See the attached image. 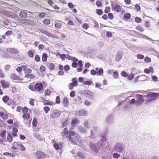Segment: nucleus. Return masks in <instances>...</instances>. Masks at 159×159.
<instances>
[{
	"mask_svg": "<svg viewBox=\"0 0 159 159\" xmlns=\"http://www.w3.org/2000/svg\"><path fill=\"white\" fill-rule=\"evenodd\" d=\"M68 139L73 144L76 145L77 143L75 141H79L80 136L78 134H75V132L72 131H70Z\"/></svg>",
	"mask_w": 159,
	"mask_h": 159,
	"instance_id": "nucleus-1",
	"label": "nucleus"
},
{
	"mask_svg": "<svg viewBox=\"0 0 159 159\" xmlns=\"http://www.w3.org/2000/svg\"><path fill=\"white\" fill-rule=\"evenodd\" d=\"M114 150L119 153L124 152L125 150L124 144L121 143H117L114 147Z\"/></svg>",
	"mask_w": 159,
	"mask_h": 159,
	"instance_id": "nucleus-2",
	"label": "nucleus"
},
{
	"mask_svg": "<svg viewBox=\"0 0 159 159\" xmlns=\"http://www.w3.org/2000/svg\"><path fill=\"white\" fill-rule=\"evenodd\" d=\"M89 146L91 150L95 153H97L98 152L99 148L101 147L98 143L95 144L90 142L89 143Z\"/></svg>",
	"mask_w": 159,
	"mask_h": 159,
	"instance_id": "nucleus-3",
	"label": "nucleus"
},
{
	"mask_svg": "<svg viewBox=\"0 0 159 159\" xmlns=\"http://www.w3.org/2000/svg\"><path fill=\"white\" fill-rule=\"evenodd\" d=\"M50 117L52 118H56L59 117L61 114V111L57 109H52L50 111Z\"/></svg>",
	"mask_w": 159,
	"mask_h": 159,
	"instance_id": "nucleus-4",
	"label": "nucleus"
},
{
	"mask_svg": "<svg viewBox=\"0 0 159 159\" xmlns=\"http://www.w3.org/2000/svg\"><path fill=\"white\" fill-rule=\"evenodd\" d=\"M107 134L105 132L103 134H101L100 135L101 139H100L99 142H98V143L100 145L101 147H102V145L104 144L106 142Z\"/></svg>",
	"mask_w": 159,
	"mask_h": 159,
	"instance_id": "nucleus-5",
	"label": "nucleus"
},
{
	"mask_svg": "<svg viewBox=\"0 0 159 159\" xmlns=\"http://www.w3.org/2000/svg\"><path fill=\"white\" fill-rule=\"evenodd\" d=\"M105 122L108 125L112 124L114 122V117L112 114H108L106 117Z\"/></svg>",
	"mask_w": 159,
	"mask_h": 159,
	"instance_id": "nucleus-6",
	"label": "nucleus"
},
{
	"mask_svg": "<svg viewBox=\"0 0 159 159\" xmlns=\"http://www.w3.org/2000/svg\"><path fill=\"white\" fill-rule=\"evenodd\" d=\"M6 51L8 53H11L15 57L16 54H17L19 52L18 50L15 48H7L6 49Z\"/></svg>",
	"mask_w": 159,
	"mask_h": 159,
	"instance_id": "nucleus-7",
	"label": "nucleus"
},
{
	"mask_svg": "<svg viewBox=\"0 0 159 159\" xmlns=\"http://www.w3.org/2000/svg\"><path fill=\"white\" fill-rule=\"evenodd\" d=\"M136 97L137 98L136 103L139 105H141L144 101V99L143 98L144 97H143V95L139 94H136Z\"/></svg>",
	"mask_w": 159,
	"mask_h": 159,
	"instance_id": "nucleus-8",
	"label": "nucleus"
},
{
	"mask_svg": "<svg viewBox=\"0 0 159 159\" xmlns=\"http://www.w3.org/2000/svg\"><path fill=\"white\" fill-rule=\"evenodd\" d=\"M35 90L37 92H39L43 89V86L42 84L40 83H36L34 85Z\"/></svg>",
	"mask_w": 159,
	"mask_h": 159,
	"instance_id": "nucleus-9",
	"label": "nucleus"
},
{
	"mask_svg": "<svg viewBox=\"0 0 159 159\" xmlns=\"http://www.w3.org/2000/svg\"><path fill=\"white\" fill-rule=\"evenodd\" d=\"M93 129H92L91 131V135L89 137L90 138L94 139L95 137L94 132H97L98 131V128L96 126H93Z\"/></svg>",
	"mask_w": 159,
	"mask_h": 159,
	"instance_id": "nucleus-10",
	"label": "nucleus"
},
{
	"mask_svg": "<svg viewBox=\"0 0 159 159\" xmlns=\"http://www.w3.org/2000/svg\"><path fill=\"white\" fill-rule=\"evenodd\" d=\"M35 155L39 159H40L41 158H43L46 156L44 153L40 151H37L35 153Z\"/></svg>",
	"mask_w": 159,
	"mask_h": 159,
	"instance_id": "nucleus-11",
	"label": "nucleus"
},
{
	"mask_svg": "<svg viewBox=\"0 0 159 159\" xmlns=\"http://www.w3.org/2000/svg\"><path fill=\"white\" fill-rule=\"evenodd\" d=\"M88 113L86 110H82L77 111L75 113V115L78 116H83L87 115Z\"/></svg>",
	"mask_w": 159,
	"mask_h": 159,
	"instance_id": "nucleus-12",
	"label": "nucleus"
},
{
	"mask_svg": "<svg viewBox=\"0 0 159 159\" xmlns=\"http://www.w3.org/2000/svg\"><path fill=\"white\" fill-rule=\"evenodd\" d=\"M69 134V133H68V129L66 128H64L61 132V135L64 137H66L67 139H68V137Z\"/></svg>",
	"mask_w": 159,
	"mask_h": 159,
	"instance_id": "nucleus-13",
	"label": "nucleus"
},
{
	"mask_svg": "<svg viewBox=\"0 0 159 159\" xmlns=\"http://www.w3.org/2000/svg\"><path fill=\"white\" fill-rule=\"evenodd\" d=\"M95 70H96L97 75L98 76L103 75V70L102 68H96Z\"/></svg>",
	"mask_w": 159,
	"mask_h": 159,
	"instance_id": "nucleus-14",
	"label": "nucleus"
},
{
	"mask_svg": "<svg viewBox=\"0 0 159 159\" xmlns=\"http://www.w3.org/2000/svg\"><path fill=\"white\" fill-rule=\"evenodd\" d=\"M159 96V93L150 92L148 93L146 97H151L152 98H155Z\"/></svg>",
	"mask_w": 159,
	"mask_h": 159,
	"instance_id": "nucleus-15",
	"label": "nucleus"
},
{
	"mask_svg": "<svg viewBox=\"0 0 159 159\" xmlns=\"http://www.w3.org/2000/svg\"><path fill=\"white\" fill-rule=\"evenodd\" d=\"M14 144L15 146H17L21 151H25V148L22 144H18L16 142H14Z\"/></svg>",
	"mask_w": 159,
	"mask_h": 159,
	"instance_id": "nucleus-16",
	"label": "nucleus"
},
{
	"mask_svg": "<svg viewBox=\"0 0 159 159\" xmlns=\"http://www.w3.org/2000/svg\"><path fill=\"white\" fill-rule=\"evenodd\" d=\"M22 67L25 73H30L32 71V70L31 69L28 68L27 66L25 65H22Z\"/></svg>",
	"mask_w": 159,
	"mask_h": 159,
	"instance_id": "nucleus-17",
	"label": "nucleus"
},
{
	"mask_svg": "<svg viewBox=\"0 0 159 159\" xmlns=\"http://www.w3.org/2000/svg\"><path fill=\"white\" fill-rule=\"evenodd\" d=\"M77 156L80 159H87L85 155L83 153L80 152L77 153Z\"/></svg>",
	"mask_w": 159,
	"mask_h": 159,
	"instance_id": "nucleus-18",
	"label": "nucleus"
},
{
	"mask_svg": "<svg viewBox=\"0 0 159 159\" xmlns=\"http://www.w3.org/2000/svg\"><path fill=\"white\" fill-rule=\"evenodd\" d=\"M85 128H84L82 126H80L78 127V129L79 131L83 134H85L86 133V129Z\"/></svg>",
	"mask_w": 159,
	"mask_h": 159,
	"instance_id": "nucleus-19",
	"label": "nucleus"
},
{
	"mask_svg": "<svg viewBox=\"0 0 159 159\" xmlns=\"http://www.w3.org/2000/svg\"><path fill=\"white\" fill-rule=\"evenodd\" d=\"M113 10L114 11L117 12H119L121 11V8L120 6L119 5H115L113 8Z\"/></svg>",
	"mask_w": 159,
	"mask_h": 159,
	"instance_id": "nucleus-20",
	"label": "nucleus"
},
{
	"mask_svg": "<svg viewBox=\"0 0 159 159\" xmlns=\"http://www.w3.org/2000/svg\"><path fill=\"white\" fill-rule=\"evenodd\" d=\"M1 84L2 87L4 88H7L9 86V83L4 80H2L1 81Z\"/></svg>",
	"mask_w": 159,
	"mask_h": 159,
	"instance_id": "nucleus-21",
	"label": "nucleus"
},
{
	"mask_svg": "<svg viewBox=\"0 0 159 159\" xmlns=\"http://www.w3.org/2000/svg\"><path fill=\"white\" fill-rule=\"evenodd\" d=\"M62 102L64 106L66 107H68L69 103V101L67 98H64Z\"/></svg>",
	"mask_w": 159,
	"mask_h": 159,
	"instance_id": "nucleus-22",
	"label": "nucleus"
},
{
	"mask_svg": "<svg viewBox=\"0 0 159 159\" xmlns=\"http://www.w3.org/2000/svg\"><path fill=\"white\" fill-rule=\"evenodd\" d=\"M46 64L47 66L50 70H52L54 69V66L52 63L47 62Z\"/></svg>",
	"mask_w": 159,
	"mask_h": 159,
	"instance_id": "nucleus-23",
	"label": "nucleus"
},
{
	"mask_svg": "<svg viewBox=\"0 0 159 159\" xmlns=\"http://www.w3.org/2000/svg\"><path fill=\"white\" fill-rule=\"evenodd\" d=\"M19 16L20 17L23 18H25L27 16V14L25 12L23 11L20 12L19 14Z\"/></svg>",
	"mask_w": 159,
	"mask_h": 159,
	"instance_id": "nucleus-24",
	"label": "nucleus"
},
{
	"mask_svg": "<svg viewBox=\"0 0 159 159\" xmlns=\"http://www.w3.org/2000/svg\"><path fill=\"white\" fill-rule=\"evenodd\" d=\"M122 56V52L121 51H119L117 53L116 57V60L118 61L120 60L121 59V57Z\"/></svg>",
	"mask_w": 159,
	"mask_h": 159,
	"instance_id": "nucleus-25",
	"label": "nucleus"
},
{
	"mask_svg": "<svg viewBox=\"0 0 159 159\" xmlns=\"http://www.w3.org/2000/svg\"><path fill=\"white\" fill-rule=\"evenodd\" d=\"M3 57L5 58H10L11 57L14 59H16V57L14 55H12L11 56L10 55L7 54V53L5 52H4Z\"/></svg>",
	"mask_w": 159,
	"mask_h": 159,
	"instance_id": "nucleus-26",
	"label": "nucleus"
},
{
	"mask_svg": "<svg viewBox=\"0 0 159 159\" xmlns=\"http://www.w3.org/2000/svg\"><path fill=\"white\" fill-rule=\"evenodd\" d=\"M39 31L41 32L42 33L48 36H51V35L52 34H51L50 32H48L45 30L43 29H40L39 30Z\"/></svg>",
	"mask_w": 159,
	"mask_h": 159,
	"instance_id": "nucleus-27",
	"label": "nucleus"
},
{
	"mask_svg": "<svg viewBox=\"0 0 159 159\" xmlns=\"http://www.w3.org/2000/svg\"><path fill=\"white\" fill-rule=\"evenodd\" d=\"M11 78L14 80H18L20 79L19 76L16 75L15 73L12 74L11 75Z\"/></svg>",
	"mask_w": 159,
	"mask_h": 159,
	"instance_id": "nucleus-28",
	"label": "nucleus"
},
{
	"mask_svg": "<svg viewBox=\"0 0 159 159\" xmlns=\"http://www.w3.org/2000/svg\"><path fill=\"white\" fill-rule=\"evenodd\" d=\"M83 93L85 96L87 97H89L91 95V93L87 90L83 91Z\"/></svg>",
	"mask_w": 159,
	"mask_h": 159,
	"instance_id": "nucleus-29",
	"label": "nucleus"
},
{
	"mask_svg": "<svg viewBox=\"0 0 159 159\" xmlns=\"http://www.w3.org/2000/svg\"><path fill=\"white\" fill-rule=\"evenodd\" d=\"M43 104L45 105H52L53 104V102L51 101H48L44 100L43 102Z\"/></svg>",
	"mask_w": 159,
	"mask_h": 159,
	"instance_id": "nucleus-30",
	"label": "nucleus"
},
{
	"mask_svg": "<svg viewBox=\"0 0 159 159\" xmlns=\"http://www.w3.org/2000/svg\"><path fill=\"white\" fill-rule=\"evenodd\" d=\"M61 22V21H58L57 22H56L55 25V27L58 28H61L62 26Z\"/></svg>",
	"mask_w": 159,
	"mask_h": 159,
	"instance_id": "nucleus-31",
	"label": "nucleus"
},
{
	"mask_svg": "<svg viewBox=\"0 0 159 159\" xmlns=\"http://www.w3.org/2000/svg\"><path fill=\"white\" fill-rule=\"evenodd\" d=\"M25 24L33 25L34 24V22L32 20L25 19Z\"/></svg>",
	"mask_w": 159,
	"mask_h": 159,
	"instance_id": "nucleus-32",
	"label": "nucleus"
},
{
	"mask_svg": "<svg viewBox=\"0 0 159 159\" xmlns=\"http://www.w3.org/2000/svg\"><path fill=\"white\" fill-rule=\"evenodd\" d=\"M83 84L90 85L91 84H93V82L92 80H89V81H83Z\"/></svg>",
	"mask_w": 159,
	"mask_h": 159,
	"instance_id": "nucleus-33",
	"label": "nucleus"
},
{
	"mask_svg": "<svg viewBox=\"0 0 159 159\" xmlns=\"http://www.w3.org/2000/svg\"><path fill=\"white\" fill-rule=\"evenodd\" d=\"M34 136L36 137L37 138L39 141H42L43 140V138L41 137V135L39 134L38 133H35L34 135Z\"/></svg>",
	"mask_w": 159,
	"mask_h": 159,
	"instance_id": "nucleus-34",
	"label": "nucleus"
},
{
	"mask_svg": "<svg viewBox=\"0 0 159 159\" xmlns=\"http://www.w3.org/2000/svg\"><path fill=\"white\" fill-rule=\"evenodd\" d=\"M7 141L10 143H11L13 140L12 137L11 135L9 133L7 134Z\"/></svg>",
	"mask_w": 159,
	"mask_h": 159,
	"instance_id": "nucleus-35",
	"label": "nucleus"
},
{
	"mask_svg": "<svg viewBox=\"0 0 159 159\" xmlns=\"http://www.w3.org/2000/svg\"><path fill=\"white\" fill-rule=\"evenodd\" d=\"M72 83H73V84L75 85V87H77L78 84V81L77 80V79L76 78H74L72 79Z\"/></svg>",
	"mask_w": 159,
	"mask_h": 159,
	"instance_id": "nucleus-36",
	"label": "nucleus"
},
{
	"mask_svg": "<svg viewBox=\"0 0 159 159\" xmlns=\"http://www.w3.org/2000/svg\"><path fill=\"white\" fill-rule=\"evenodd\" d=\"M37 119L35 117L33 119L32 121L33 125L34 127H35L37 125Z\"/></svg>",
	"mask_w": 159,
	"mask_h": 159,
	"instance_id": "nucleus-37",
	"label": "nucleus"
},
{
	"mask_svg": "<svg viewBox=\"0 0 159 159\" xmlns=\"http://www.w3.org/2000/svg\"><path fill=\"white\" fill-rule=\"evenodd\" d=\"M47 56L46 53H44L42 55V61L43 62H45L47 61Z\"/></svg>",
	"mask_w": 159,
	"mask_h": 159,
	"instance_id": "nucleus-38",
	"label": "nucleus"
},
{
	"mask_svg": "<svg viewBox=\"0 0 159 159\" xmlns=\"http://www.w3.org/2000/svg\"><path fill=\"white\" fill-rule=\"evenodd\" d=\"M6 130H3L2 132L0 134V136L1 137L4 139L6 137Z\"/></svg>",
	"mask_w": 159,
	"mask_h": 159,
	"instance_id": "nucleus-39",
	"label": "nucleus"
},
{
	"mask_svg": "<svg viewBox=\"0 0 159 159\" xmlns=\"http://www.w3.org/2000/svg\"><path fill=\"white\" fill-rule=\"evenodd\" d=\"M17 131V129L16 128H14L13 129L12 134L13 136L15 137L16 136Z\"/></svg>",
	"mask_w": 159,
	"mask_h": 159,
	"instance_id": "nucleus-40",
	"label": "nucleus"
},
{
	"mask_svg": "<svg viewBox=\"0 0 159 159\" xmlns=\"http://www.w3.org/2000/svg\"><path fill=\"white\" fill-rule=\"evenodd\" d=\"M83 125L86 129L89 128V121L88 120H85L84 122Z\"/></svg>",
	"mask_w": 159,
	"mask_h": 159,
	"instance_id": "nucleus-41",
	"label": "nucleus"
},
{
	"mask_svg": "<svg viewBox=\"0 0 159 159\" xmlns=\"http://www.w3.org/2000/svg\"><path fill=\"white\" fill-rule=\"evenodd\" d=\"M30 117V115L29 114H27L26 113H25L23 116V117L24 119L25 120H28Z\"/></svg>",
	"mask_w": 159,
	"mask_h": 159,
	"instance_id": "nucleus-42",
	"label": "nucleus"
},
{
	"mask_svg": "<svg viewBox=\"0 0 159 159\" xmlns=\"http://www.w3.org/2000/svg\"><path fill=\"white\" fill-rule=\"evenodd\" d=\"M27 54L30 57H33L34 56L33 51L31 50L29 51L27 53Z\"/></svg>",
	"mask_w": 159,
	"mask_h": 159,
	"instance_id": "nucleus-43",
	"label": "nucleus"
},
{
	"mask_svg": "<svg viewBox=\"0 0 159 159\" xmlns=\"http://www.w3.org/2000/svg\"><path fill=\"white\" fill-rule=\"evenodd\" d=\"M7 104L8 105L10 106L12 109H14L15 108V105L13 101L8 102Z\"/></svg>",
	"mask_w": 159,
	"mask_h": 159,
	"instance_id": "nucleus-44",
	"label": "nucleus"
},
{
	"mask_svg": "<svg viewBox=\"0 0 159 159\" xmlns=\"http://www.w3.org/2000/svg\"><path fill=\"white\" fill-rule=\"evenodd\" d=\"M96 13L98 15L100 16L103 13V11L102 9H97L96 10Z\"/></svg>",
	"mask_w": 159,
	"mask_h": 159,
	"instance_id": "nucleus-45",
	"label": "nucleus"
},
{
	"mask_svg": "<svg viewBox=\"0 0 159 159\" xmlns=\"http://www.w3.org/2000/svg\"><path fill=\"white\" fill-rule=\"evenodd\" d=\"M17 21L20 23L22 24H25V19L21 18H18L17 19Z\"/></svg>",
	"mask_w": 159,
	"mask_h": 159,
	"instance_id": "nucleus-46",
	"label": "nucleus"
},
{
	"mask_svg": "<svg viewBox=\"0 0 159 159\" xmlns=\"http://www.w3.org/2000/svg\"><path fill=\"white\" fill-rule=\"evenodd\" d=\"M9 98L7 96H5L2 98L3 101L5 103L7 102L8 101Z\"/></svg>",
	"mask_w": 159,
	"mask_h": 159,
	"instance_id": "nucleus-47",
	"label": "nucleus"
},
{
	"mask_svg": "<svg viewBox=\"0 0 159 159\" xmlns=\"http://www.w3.org/2000/svg\"><path fill=\"white\" fill-rule=\"evenodd\" d=\"M11 66L9 65H7L4 67V70L6 71H7L10 69Z\"/></svg>",
	"mask_w": 159,
	"mask_h": 159,
	"instance_id": "nucleus-48",
	"label": "nucleus"
},
{
	"mask_svg": "<svg viewBox=\"0 0 159 159\" xmlns=\"http://www.w3.org/2000/svg\"><path fill=\"white\" fill-rule=\"evenodd\" d=\"M131 16V15L129 13H126L124 16V17L125 19H129Z\"/></svg>",
	"mask_w": 159,
	"mask_h": 159,
	"instance_id": "nucleus-49",
	"label": "nucleus"
},
{
	"mask_svg": "<svg viewBox=\"0 0 159 159\" xmlns=\"http://www.w3.org/2000/svg\"><path fill=\"white\" fill-rule=\"evenodd\" d=\"M112 156L114 158L118 159L120 157V155L117 153H115L113 154Z\"/></svg>",
	"mask_w": 159,
	"mask_h": 159,
	"instance_id": "nucleus-50",
	"label": "nucleus"
},
{
	"mask_svg": "<svg viewBox=\"0 0 159 159\" xmlns=\"http://www.w3.org/2000/svg\"><path fill=\"white\" fill-rule=\"evenodd\" d=\"M74 86L75 87V85L73 83H70L68 85L69 88L70 90H72Z\"/></svg>",
	"mask_w": 159,
	"mask_h": 159,
	"instance_id": "nucleus-51",
	"label": "nucleus"
},
{
	"mask_svg": "<svg viewBox=\"0 0 159 159\" xmlns=\"http://www.w3.org/2000/svg\"><path fill=\"white\" fill-rule=\"evenodd\" d=\"M79 121V120L77 119H75L73 120L71 123L72 125L74 126L75 125H76Z\"/></svg>",
	"mask_w": 159,
	"mask_h": 159,
	"instance_id": "nucleus-52",
	"label": "nucleus"
},
{
	"mask_svg": "<svg viewBox=\"0 0 159 159\" xmlns=\"http://www.w3.org/2000/svg\"><path fill=\"white\" fill-rule=\"evenodd\" d=\"M43 110L45 112L47 113L50 110V108L48 107H43Z\"/></svg>",
	"mask_w": 159,
	"mask_h": 159,
	"instance_id": "nucleus-53",
	"label": "nucleus"
},
{
	"mask_svg": "<svg viewBox=\"0 0 159 159\" xmlns=\"http://www.w3.org/2000/svg\"><path fill=\"white\" fill-rule=\"evenodd\" d=\"M43 23L44 24L48 25L50 24V21L48 19H46L43 20Z\"/></svg>",
	"mask_w": 159,
	"mask_h": 159,
	"instance_id": "nucleus-54",
	"label": "nucleus"
},
{
	"mask_svg": "<svg viewBox=\"0 0 159 159\" xmlns=\"http://www.w3.org/2000/svg\"><path fill=\"white\" fill-rule=\"evenodd\" d=\"M137 57L139 59H143L144 58V56L143 55L139 54L137 55Z\"/></svg>",
	"mask_w": 159,
	"mask_h": 159,
	"instance_id": "nucleus-55",
	"label": "nucleus"
},
{
	"mask_svg": "<svg viewBox=\"0 0 159 159\" xmlns=\"http://www.w3.org/2000/svg\"><path fill=\"white\" fill-rule=\"evenodd\" d=\"M82 27L83 28L87 30L89 28V26L87 24L85 23L82 25Z\"/></svg>",
	"mask_w": 159,
	"mask_h": 159,
	"instance_id": "nucleus-56",
	"label": "nucleus"
},
{
	"mask_svg": "<svg viewBox=\"0 0 159 159\" xmlns=\"http://www.w3.org/2000/svg\"><path fill=\"white\" fill-rule=\"evenodd\" d=\"M135 20L136 23H139L141 22L142 20L139 17H136L135 18Z\"/></svg>",
	"mask_w": 159,
	"mask_h": 159,
	"instance_id": "nucleus-57",
	"label": "nucleus"
},
{
	"mask_svg": "<svg viewBox=\"0 0 159 159\" xmlns=\"http://www.w3.org/2000/svg\"><path fill=\"white\" fill-rule=\"evenodd\" d=\"M110 10V8L108 7H106L105 8L104 12L106 13H109Z\"/></svg>",
	"mask_w": 159,
	"mask_h": 159,
	"instance_id": "nucleus-58",
	"label": "nucleus"
},
{
	"mask_svg": "<svg viewBox=\"0 0 159 159\" xmlns=\"http://www.w3.org/2000/svg\"><path fill=\"white\" fill-rule=\"evenodd\" d=\"M35 60L37 62H39L40 61V57L38 55H35Z\"/></svg>",
	"mask_w": 159,
	"mask_h": 159,
	"instance_id": "nucleus-59",
	"label": "nucleus"
},
{
	"mask_svg": "<svg viewBox=\"0 0 159 159\" xmlns=\"http://www.w3.org/2000/svg\"><path fill=\"white\" fill-rule=\"evenodd\" d=\"M29 89L32 91H35L34 89V86L33 85L30 84L29 86Z\"/></svg>",
	"mask_w": 159,
	"mask_h": 159,
	"instance_id": "nucleus-60",
	"label": "nucleus"
},
{
	"mask_svg": "<svg viewBox=\"0 0 159 159\" xmlns=\"http://www.w3.org/2000/svg\"><path fill=\"white\" fill-rule=\"evenodd\" d=\"M135 7L137 11H138L140 10V6L138 4H136L135 5Z\"/></svg>",
	"mask_w": 159,
	"mask_h": 159,
	"instance_id": "nucleus-61",
	"label": "nucleus"
},
{
	"mask_svg": "<svg viewBox=\"0 0 159 159\" xmlns=\"http://www.w3.org/2000/svg\"><path fill=\"white\" fill-rule=\"evenodd\" d=\"M96 70H95L94 69L90 71L91 74L93 75H95L96 74L97 75Z\"/></svg>",
	"mask_w": 159,
	"mask_h": 159,
	"instance_id": "nucleus-62",
	"label": "nucleus"
},
{
	"mask_svg": "<svg viewBox=\"0 0 159 159\" xmlns=\"http://www.w3.org/2000/svg\"><path fill=\"white\" fill-rule=\"evenodd\" d=\"M70 66L68 65H66L64 67V69L66 71L69 70L70 69Z\"/></svg>",
	"mask_w": 159,
	"mask_h": 159,
	"instance_id": "nucleus-63",
	"label": "nucleus"
},
{
	"mask_svg": "<svg viewBox=\"0 0 159 159\" xmlns=\"http://www.w3.org/2000/svg\"><path fill=\"white\" fill-rule=\"evenodd\" d=\"M136 28L137 30L141 32H143L144 31L143 28L140 26H138Z\"/></svg>",
	"mask_w": 159,
	"mask_h": 159,
	"instance_id": "nucleus-64",
	"label": "nucleus"
}]
</instances>
